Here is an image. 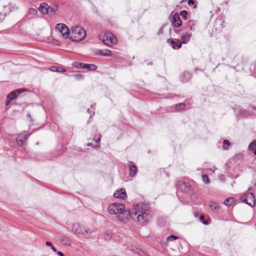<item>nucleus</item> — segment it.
Wrapping results in <instances>:
<instances>
[{
    "label": "nucleus",
    "mask_w": 256,
    "mask_h": 256,
    "mask_svg": "<svg viewBox=\"0 0 256 256\" xmlns=\"http://www.w3.org/2000/svg\"><path fill=\"white\" fill-rule=\"evenodd\" d=\"M46 244L48 246H53L52 243L51 242H49V241L46 242Z\"/></svg>",
    "instance_id": "nucleus-43"
},
{
    "label": "nucleus",
    "mask_w": 256,
    "mask_h": 256,
    "mask_svg": "<svg viewBox=\"0 0 256 256\" xmlns=\"http://www.w3.org/2000/svg\"><path fill=\"white\" fill-rule=\"evenodd\" d=\"M97 66L94 64H88V70L94 71L96 70Z\"/></svg>",
    "instance_id": "nucleus-32"
},
{
    "label": "nucleus",
    "mask_w": 256,
    "mask_h": 256,
    "mask_svg": "<svg viewBox=\"0 0 256 256\" xmlns=\"http://www.w3.org/2000/svg\"><path fill=\"white\" fill-rule=\"evenodd\" d=\"M108 37L109 38V46L112 44H116L117 42L116 38L111 32H108Z\"/></svg>",
    "instance_id": "nucleus-20"
},
{
    "label": "nucleus",
    "mask_w": 256,
    "mask_h": 256,
    "mask_svg": "<svg viewBox=\"0 0 256 256\" xmlns=\"http://www.w3.org/2000/svg\"><path fill=\"white\" fill-rule=\"evenodd\" d=\"M30 136V134L26 131H24L18 134L16 137V141L18 145L22 146L24 144Z\"/></svg>",
    "instance_id": "nucleus-6"
},
{
    "label": "nucleus",
    "mask_w": 256,
    "mask_h": 256,
    "mask_svg": "<svg viewBox=\"0 0 256 256\" xmlns=\"http://www.w3.org/2000/svg\"><path fill=\"white\" fill-rule=\"evenodd\" d=\"M82 227L78 223L74 224L72 226V230L74 234H78L82 232L81 229Z\"/></svg>",
    "instance_id": "nucleus-15"
},
{
    "label": "nucleus",
    "mask_w": 256,
    "mask_h": 256,
    "mask_svg": "<svg viewBox=\"0 0 256 256\" xmlns=\"http://www.w3.org/2000/svg\"><path fill=\"white\" fill-rule=\"evenodd\" d=\"M26 91L24 88H20L11 92L7 96L8 98H10L12 100H15L18 96L22 94V92Z\"/></svg>",
    "instance_id": "nucleus-8"
},
{
    "label": "nucleus",
    "mask_w": 256,
    "mask_h": 256,
    "mask_svg": "<svg viewBox=\"0 0 256 256\" xmlns=\"http://www.w3.org/2000/svg\"><path fill=\"white\" fill-rule=\"evenodd\" d=\"M39 10L42 14H46L48 12L49 6L46 3H42L39 6Z\"/></svg>",
    "instance_id": "nucleus-16"
},
{
    "label": "nucleus",
    "mask_w": 256,
    "mask_h": 256,
    "mask_svg": "<svg viewBox=\"0 0 256 256\" xmlns=\"http://www.w3.org/2000/svg\"><path fill=\"white\" fill-rule=\"evenodd\" d=\"M241 200L252 207H253L255 206V198L254 194L252 193L248 192L242 196Z\"/></svg>",
    "instance_id": "nucleus-4"
},
{
    "label": "nucleus",
    "mask_w": 256,
    "mask_h": 256,
    "mask_svg": "<svg viewBox=\"0 0 256 256\" xmlns=\"http://www.w3.org/2000/svg\"><path fill=\"white\" fill-rule=\"evenodd\" d=\"M175 108L176 110L178 111L182 110L185 108V104L184 103H180L176 104L175 106Z\"/></svg>",
    "instance_id": "nucleus-28"
},
{
    "label": "nucleus",
    "mask_w": 256,
    "mask_h": 256,
    "mask_svg": "<svg viewBox=\"0 0 256 256\" xmlns=\"http://www.w3.org/2000/svg\"><path fill=\"white\" fill-rule=\"evenodd\" d=\"M197 24V21L196 20H190L187 24V26L192 31L194 30V26Z\"/></svg>",
    "instance_id": "nucleus-21"
},
{
    "label": "nucleus",
    "mask_w": 256,
    "mask_h": 256,
    "mask_svg": "<svg viewBox=\"0 0 256 256\" xmlns=\"http://www.w3.org/2000/svg\"><path fill=\"white\" fill-rule=\"evenodd\" d=\"M88 112L89 114H90V108H88Z\"/></svg>",
    "instance_id": "nucleus-51"
},
{
    "label": "nucleus",
    "mask_w": 256,
    "mask_h": 256,
    "mask_svg": "<svg viewBox=\"0 0 256 256\" xmlns=\"http://www.w3.org/2000/svg\"><path fill=\"white\" fill-rule=\"evenodd\" d=\"M204 216L203 215H200V221H203L204 220Z\"/></svg>",
    "instance_id": "nucleus-46"
},
{
    "label": "nucleus",
    "mask_w": 256,
    "mask_h": 256,
    "mask_svg": "<svg viewBox=\"0 0 256 256\" xmlns=\"http://www.w3.org/2000/svg\"><path fill=\"white\" fill-rule=\"evenodd\" d=\"M51 248L54 252H57L56 249L54 246H51Z\"/></svg>",
    "instance_id": "nucleus-45"
},
{
    "label": "nucleus",
    "mask_w": 256,
    "mask_h": 256,
    "mask_svg": "<svg viewBox=\"0 0 256 256\" xmlns=\"http://www.w3.org/2000/svg\"><path fill=\"white\" fill-rule=\"evenodd\" d=\"M60 240L64 246H70L72 244L70 238L66 236H62L60 238Z\"/></svg>",
    "instance_id": "nucleus-14"
},
{
    "label": "nucleus",
    "mask_w": 256,
    "mask_h": 256,
    "mask_svg": "<svg viewBox=\"0 0 256 256\" xmlns=\"http://www.w3.org/2000/svg\"><path fill=\"white\" fill-rule=\"evenodd\" d=\"M180 14L181 16L183 18H184L185 20H187V16L188 15V12L186 10H183L181 11L180 13Z\"/></svg>",
    "instance_id": "nucleus-30"
},
{
    "label": "nucleus",
    "mask_w": 256,
    "mask_h": 256,
    "mask_svg": "<svg viewBox=\"0 0 256 256\" xmlns=\"http://www.w3.org/2000/svg\"><path fill=\"white\" fill-rule=\"evenodd\" d=\"M56 28L58 30L65 38H70V33L68 28L64 24L60 23L56 25Z\"/></svg>",
    "instance_id": "nucleus-5"
},
{
    "label": "nucleus",
    "mask_w": 256,
    "mask_h": 256,
    "mask_svg": "<svg viewBox=\"0 0 256 256\" xmlns=\"http://www.w3.org/2000/svg\"><path fill=\"white\" fill-rule=\"evenodd\" d=\"M96 54L101 55L103 56H112V52L108 49L98 50L97 49L95 51Z\"/></svg>",
    "instance_id": "nucleus-12"
},
{
    "label": "nucleus",
    "mask_w": 256,
    "mask_h": 256,
    "mask_svg": "<svg viewBox=\"0 0 256 256\" xmlns=\"http://www.w3.org/2000/svg\"><path fill=\"white\" fill-rule=\"evenodd\" d=\"M167 42L169 44H170L171 46L174 49H178L182 47V43L180 42V40L178 39L176 40H174L173 39L168 38L167 40Z\"/></svg>",
    "instance_id": "nucleus-10"
},
{
    "label": "nucleus",
    "mask_w": 256,
    "mask_h": 256,
    "mask_svg": "<svg viewBox=\"0 0 256 256\" xmlns=\"http://www.w3.org/2000/svg\"><path fill=\"white\" fill-rule=\"evenodd\" d=\"M192 36V33H190V34L188 33L186 34L182 35L180 36V38L182 40V42H181L182 44H186L190 40V37Z\"/></svg>",
    "instance_id": "nucleus-19"
},
{
    "label": "nucleus",
    "mask_w": 256,
    "mask_h": 256,
    "mask_svg": "<svg viewBox=\"0 0 256 256\" xmlns=\"http://www.w3.org/2000/svg\"><path fill=\"white\" fill-rule=\"evenodd\" d=\"M132 252H133V255L132 256H142L141 255V254L140 252H135L132 250Z\"/></svg>",
    "instance_id": "nucleus-37"
},
{
    "label": "nucleus",
    "mask_w": 256,
    "mask_h": 256,
    "mask_svg": "<svg viewBox=\"0 0 256 256\" xmlns=\"http://www.w3.org/2000/svg\"><path fill=\"white\" fill-rule=\"evenodd\" d=\"M202 223H203L204 224H205V225H206V224H208V222L207 221L204 220L202 221Z\"/></svg>",
    "instance_id": "nucleus-47"
},
{
    "label": "nucleus",
    "mask_w": 256,
    "mask_h": 256,
    "mask_svg": "<svg viewBox=\"0 0 256 256\" xmlns=\"http://www.w3.org/2000/svg\"><path fill=\"white\" fill-rule=\"evenodd\" d=\"M180 30H175V32L176 33H178V32H180Z\"/></svg>",
    "instance_id": "nucleus-49"
},
{
    "label": "nucleus",
    "mask_w": 256,
    "mask_h": 256,
    "mask_svg": "<svg viewBox=\"0 0 256 256\" xmlns=\"http://www.w3.org/2000/svg\"><path fill=\"white\" fill-rule=\"evenodd\" d=\"M82 232L80 234H82L84 236H88L90 234V231L89 230H86L84 227L82 226Z\"/></svg>",
    "instance_id": "nucleus-24"
},
{
    "label": "nucleus",
    "mask_w": 256,
    "mask_h": 256,
    "mask_svg": "<svg viewBox=\"0 0 256 256\" xmlns=\"http://www.w3.org/2000/svg\"><path fill=\"white\" fill-rule=\"evenodd\" d=\"M191 74L188 72H184L180 76V80L182 82H187L190 80Z\"/></svg>",
    "instance_id": "nucleus-18"
},
{
    "label": "nucleus",
    "mask_w": 256,
    "mask_h": 256,
    "mask_svg": "<svg viewBox=\"0 0 256 256\" xmlns=\"http://www.w3.org/2000/svg\"><path fill=\"white\" fill-rule=\"evenodd\" d=\"M50 70L52 72H66V70L64 68L60 67V66H52L50 68Z\"/></svg>",
    "instance_id": "nucleus-23"
},
{
    "label": "nucleus",
    "mask_w": 256,
    "mask_h": 256,
    "mask_svg": "<svg viewBox=\"0 0 256 256\" xmlns=\"http://www.w3.org/2000/svg\"><path fill=\"white\" fill-rule=\"evenodd\" d=\"M28 12L30 14L36 15L37 14L38 11L36 8H30L28 10Z\"/></svg>",
    "instance_id": "nucleus-34"
},
{
    "label": "nucleus",
    "mask_w": 256,
    "mask_h": 256,
    "mask_svg": "<svg viewBox=\"0 0 256 256\" xmlns=\"http://www.w3.org/2000/svg\"><path fill=\"white\" fill-rule=\"evenodd\" d=\"M172 23L174 26L176 28H179L181 26L182 22L180 20L179 14L178 13H175L172 16Z\"/></svg>",
    "instance_id": "nucleus-11"
},
{
    "label": "nucleus",
    "mask_w": 256,
    "mask_h": 256,
    "mask_svg": "<svg viewBox=\"0 0 256 256\" xmlns=\"http://www.w3.org/2000/svg\"><path fill=\"white\" fill-rule=\"evenodd\" d=\"M10 12H12L17 9L16 6L12 4H10L8 6Z\"/></svg>",
    "instance_id": "nucleus-35"
},
{
    "label": "nucleus",
    "mask_w": 256,
    "mask_h": 256,
    "mask_svg": "<svg viewBox=\"0 0 256 256\" xmlns=\"http://www.w3.org/2000/svg\"><path fill=\"white\" fill-rule=\"evenodd\" d=\"M220 180L222 181L224 180L223 178H220Z\"/></svg>",
    "instance_id": "nucleus-52"
},
{
    "label": "nucleus",
    "mask_w": 256,
    "mask_h": 256,
    "mask_svg": "<svg viewBox=\"0 0 256 256\" xmlns=\"http://www.w3.org/2000/svg\"><path fill=\"white\" fill-rule=\"evenodd\" d=\"M12 101V100H10V98H7V100H6V106H8L10 104Z\"/></svg>",
    "instance_id": "nucleus-40"
},
{
    "label": "nucleus",
    "mask_w": 256,
    "mask_h": 256,
    "mask_svg": "<svg viewBox=\"0 0 256 256\" xmlns=\"http://www.w3.org/2000/svg\"><path fill=\"white\" fill-rule=\"evenodd\" d=\"M128 164L129 166V176L130 177L136 176L138 171L136 166L132 161H128Z\"/></svg>",
    "instance_id": "nucleus-9"
},
{
    "label": "nucleus",
    "mask_w": 256,
    "mask_h": 256,
    "mask_svg": "<svg viewBox=\"0 0 256 256\" xmlns=\"http://www.w3.org/2000/svg\"><path fill=\"white\" fill-rule=\"evenodd\" d=\"M108 210L110 214H118L119 220L124 223L129 220L132 214L130 210H125V205L120 203L110 204L108 206Z\"/></svg>",
    "instance_id": "nucleus-2"
},
{
    "label": "nucleus",
    "mask_w": 256,
    "mask_h": 256,
    "mask_svg": "<svg viewBox=\"0 0 256 256\" xmlns=\"http://www.w3.org/2000/svg\"><path fill=\"white\" fill-rule=\"evenodd\" d=\"M163 32V28H160V30H158V34L159 35L160 34L162 33Z\"/></svg>",
    "instance_id": "nucleus-44"
},
{
    "label": "nucleus",
    "mask_w": 256,
    "mask_h": 256,
    "mask_svg": "<svg viewBox=\"0 0 256 256\" xmlns=\"http://www.w3.org/2000/svg\"><path fill=\"white\" fill-rule=\"evenodd\" d=\"M194 4V1L193 0H188V4L189 6H192Z\"/></svg>",
    "instance_id": "nucleus-41"
},
{
    "label": "nucleus",
    "mask_w": 256,
    "mask_h": 256,
    "mask_svg": "<svg viewBox=\"0 0 256 256\" xmlns=\"http://www.w3.org/2000/svg\"><path fill=\"white\" fill-rule=\"evenodd\" d=\"M176 186L182 191L188 192L189 189L188 184L182 181H180L178 182Z\"/></svg>",
    "instance_id": "nucleus-13"
},
{
    "label": "nucleus",
    "mask_w": 256,
    "mask_h": 256,
    "mask_svg": "<svg viewBox=\"0 0 256 256\" xmlns=\"http://www.w3.org/2000/svg\"><path fill=\"white\" fill-rule=\"evenodd\" d=\"M256 147V140H253L248 146V148L250 150H254V148Z\"/></svg>",
    "instance_id": "nucleus-29"
},
{
    "label": "nucleus",
    "mask_w": 256,
    "mask_h": 256,
    "mask_svg": "<svg viewBox=\"0 0 256 256\" xmlns=\"http://www.w3.org/2000/svg\"><path fill=\"white\" fill-rule=\"evenodd\" d=\"M102 42L105 45L109 46V38L108 37V32L104 34L102 38Z\"/></svg>",
    "instance_id": "nucleus-25"
},
{
    "label": "nucleus",
    "mask_w": 256,
    "mask_h": 256,
    "mask_svg": "<svg viewBox=\"0 0 256 256\" xmlns=\"http://www.w3.org/2000/svg\"><path fill=\"white\" fill-rule=\"evenodd\" d=\"M178 238V237L174 236V235H170L166 238V240L168 241H174L176 240Z\"/></svg>",
    "instance_id": "nucleus-33"
},
{
    "label": "nucleus",
    "mask_w": 256,
    "mask_h": 256,
    "mask_svg": "<svg viewBox=\"0 0 256 256\" xmlns=\"http://www.w3.org/2000/svg\"><path fill=\"white\" fill-rule=\"evenodd\" d=\"M86 36V32L80 26H75L72 29L70 38L74 42H79L84 40Z\"/></svg>",
    "instance_id": "nucleus-3"
},
{
    "label": "nucleus",
    "mask_w": 256,
    "mask_h": 256,
    "mask_svg": "<svg viewBox=\"0 0 256 256\" xmlns=\"http://www.w3.org/2000/svg\"><path fill=\"white\" fill-rule=\"evenodd\" d=\"M131 214L130 218H133L134 216H136L137 222L141 225L146 224L152 220L148 204L143 202L137 204L134 206Z\"/></svg>",
    "instance_id": "nucleus-1"
},
{
    "label": "nucleus",
    "mask_w": 256,
    "mask_h": 256,
    "mask_svg": "<svg viewBox=\"0 0 256 256\" xmlns=\"http://www.w3.org/2000/svg\"><path fill=\"white\" fill-rule=\"evenodd\" d=\"M74 76L76 79V80H82L84 76L80 74H78L74 75Z\"/></svg>",
    "instance_id": "nucleus-36"
},
{
    "label": "nucleus",
    "mask_w": 256,
    "mask_h": 256,
    "mask_svg": "<svg viewBox=\"0 0 256 256\" xmlns=\"http://www.w3.org/2000/svg\"><path fill=\"white\" fill-rule=\"evenodd\" d=\"M210 206L213 211H216L220 208L218 205L215 202H211Z\"/></svg>",
    "instance_id": "nucleus-26"
},
{
    "label": "nucleus",
    "mask_w": 256,
    "mask_h": 256,
    "mask_svg": "<svg viewBox=\"0 0 256 256\" xmlns=\"http://www.w3.org/2000/svg\"><path fill=\"white\" fill-rule=\"evenodd\" d=\"M202 179L204 182L206 184H209L210 182V178L206 174H203L202 176Z\"/></svg>",
    "instance_id": "nucleus-31"
},
{
    "label": "nucleus",
    "mask_w": 256,
    "mask_h": 256,
    "mask_svg": "<svg viewBox=\"0 0 256 256\" xmlns=\"http://www.w3.org/2000/svg\"><path fill=\"white\" fill-rule=\"evenodd\" d=\"M223 143H224V145H225V144H226V145H227V146H230V142H229L228 140H224Z\"/></svg>",
    "instance_id": "nucleus-38"
},
{
    "label": "nucleus",
    "mask_w": 256,
    "mask_h": 256,
    "mask_svg": "<svg viewBox=\"0 0 256 256\" xmlns=\"http://www.w3.org/2000/svg\"><path fill=\"white\" fill-rule=\"evenodd\" d=\"M92 143H88V144H87V146H92Z\"/></svg>",
    "instance_id": "nucleus-48"
},
{
    "label": "nucleus",
    "mask_w": 256,
    "mask_h": 256,
    "mask_svg": "<svg viewBox=\"0 0 256 256\" xmlns=\"http://www.w3.org/2000/svg\"><path fill=\"white\" fill-rule=\"evenodd\" d=\"M101 136H101V135H100V136H99V138H97L96 140H95L94 139V140H95V142H96V143H99V142H100V137H101Z\"/></svg>",
    "instance_id": "nucleus-42"
},
{
    "label": "nucleus",
    "mask_w": 256,
    "mask_h": 256,
    "mask_svg": "<svg viewBox=\"0 0 256 256\" xmlns=\"http://www.w3.org/2000/svg\"><path fill=\"white\" fill-rule=\"evenodd\" d=\"M254 153L256 156V150H254Z\"/></svg>",
    "instance_id": "nucleus-50"
},
{
    "label": "nucleus",
    "mask_w": 256,
    "mask_h": 256,
    "mask_svg": "<svg viewBox=\"0 0 256 256\" xmlns=\"http://www.w3.org/2000/svg\"><path fill=\"white\" fill-rule=\"evenodd\" d=\"M72 66L76 67V68H84V69L87 70L88 66V64H84V63L80 62H74L72 64Z\"/></svg>",
    "instance_id": "nucleus-17"
},
{
    "label": "nucleus",
    "mask_w": 256,
    "mask_h": 256,
    "mask_svg": "<svg viewBox=\"0 0 256 256\" xmlns=\"http://www.w3.org/2000/svg\"><path fill=\"white\" fill-rule=\"evenodd\" d=\"M114 196L116 198L125 200L127 198V194L124 188L117 190L114 194Z\"/></svg>",
    "instance_id": "nucleus-7"
},
{
    "label": "nucleus",
    "mask_w": 256,
    "mask_h": 256,
    "mask_svg": "<svg viewBox=\"0 0 256 256\" xmlns=\"http://www.w3.org/2000/svg\"><path fill=\"white\" fill-rule=\"evenodd\" d=\"M112 236V233L109 231L106 232L104 234V238L106 240H110Z\"/></svg>",
    "instance_id": "nucleus-27"
},
{
    "label": "nucleus",
    "mask_w": 256,
    "mask_h": 256,
    "mask_svg": "<svg viewBox=\"0 0 256 256\" xmlns=\"http://www.w3.org/2000/svg\"><path fill=\"white\" fill-rule=\"evenodd\" d=\"M27 117L28 118V120L30 122H32V118L31 116V115L30 114H27Z\"/></svg>",
    "instance_id": "nucleus-39"
},
{
    "label": "nucleus",
    "mask_w": 256,
    "mask_h": 256,
    "mask_svg": "<svg viewBox=\"0 0 256 256\" xmlns=\"http://www.w3.org/2000/svg\"><path fill=\"white\" fill-rule=\"evenodd\" d=\"M235 202V199L234 198H227L224 202V204L228 206H232Z\"/></svg>",
    "instance_id": "nucleus-22"
}]
</instances>
